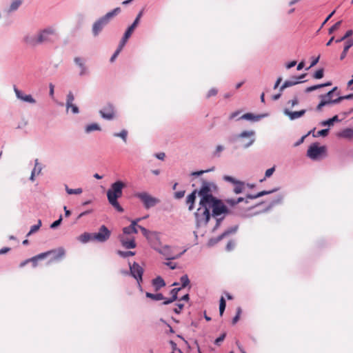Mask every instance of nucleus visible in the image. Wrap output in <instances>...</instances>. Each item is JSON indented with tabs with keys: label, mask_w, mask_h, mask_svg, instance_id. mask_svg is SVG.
I'll list each match as a JSON object with an SVG mask.
<instances>
[{
	"label": "nucleus",
	"mask_w": 353,
	"mask_h": 353,
	"mask_svg": "<svg viewBox=\"0 0 353 353\" xmlns=\"http://www.w3.org/2000/svg\"><path fill=\"white\" fill-rule=\"evenodd\" d=\"M197 193V190H194L190 194H189L186 198V203L189 205V210H192L194 208V203L196 199V194Z\"/></svg>",
	"instance_id": "obj_22"
},
{
	"label": "nucleus",
	"mask_w": 353,
	"mask_h": 353,
	"mask_svg": "<svg viewBox=\"0 0 353 353\" xmlns=\"http://www.w3.org/2000/svg\"><path fill=\"white\" fill-rule=\"evenodd\" d=\"M41 171V168L39 166L38 159H36L34 168L32 172H34L35 174H39Z\"/></svg>",
	"instance_id": "obj_52"
},
{
	"label": "nucleus",
	"mask_w": 353,
	"mask_h": 353,
	"mask_svg": "<svg viewBox=\"0 0 353 353\" xmlns=\"http://www.w3.org/2000/svg\"><path fill=\"white\" fill-rule=\"evenodd\" d=\"M128 135V132L127 130H122L120 132H114L113 134V136L114 137H119L121 138L124 143H127V138Z\"/></svg>",
	"instance_id": "obj_27"
},
{
	"label": "nucleus",
	"mask_w": 353,
	"mask_h": 353,
	"mask_svg": "<svg viewBox=\"0 0 353 353\" xmlns=\"http://www.w3.org/2000/svg\"><path fill=\"white\" fill-rule=\"evenodd\" d=\"M185 195V191H179L175 192L174 196L176 199H181Z\"/></svg>",
	"instance_id": "obj_61"
},
{
	"label": "nucleus",
	"mask_w": 353,
	"mask_h": 353,
	"mask_svg": "<svg viewBox=\"0 0 353 353\" xmlns=\"http://www.w3.org/2000/svg\"><path fill=\"white\" fill-rule=\"evenodd\" d=\"M181 290V288H174L171 290L170 294L172 295V297L168 299H165L163 302V304L168 305L169 303H172L173 301H176L177 299V294L178 292Z\"/></svg>",
	"instance_id": "obj_26"
},
{
	"label": "nucleus",
	"mask_w": 353,
	"mask_h": 353,
	"mask_svg": "<svg viewBox=\"0 0 353 353\" xmlns=\"http://www.w3.org/2000/svg\"><path fill=\"white\" fill-rule=\"evenodd\" d=\"M324 71L323 69H319L316 70L313 74V77L316 79H319L323 77Z\"/></svg>",
	"instance_id": "obj_46"
},
{
	"label": "nucleus",
	"mask_w": 353,
	"mask_h": 353,
	"mask_svg": "<svg viewBox=\"0 0 353 353\" xmlns=\"http://www.w3.org/2000/svg\"><path fill=\"white\" fill-rule=\"evenodd\" d=\"M244 188V183L241 181H237L236 183H234V192L236 194L241 193Z\"/></svg>",
	"instance_id": "obj_32"
},
{
	"label": "nucleus",
	"mask_w": 353,
	"mask_h": 353,
	"mask_svg": "<svg viewBox=\"0 0 353 353\" xmlns=\"http://www.w3.org/2000/svg\"><path fill=\"white\" fill-rule=\"evenodd\" d=\"M152 285L154 288H155V290L158 291L161 288L164 287L165 285V283L164 280L161 277L158 276L153 279L152 281Z\"/></svg>",
	"instance_id": "obj_24"
},
{
	"label": "nucleus",
	"mask_w": 353,
	"mask_h": 353,
	"mask_svg": "<svg viewBox=\"0 0 353 353\" xmlns=\"http://www.w3.org/2000/svg\"><path fill=\"white\" fill-rule=\"evenodd\" d=\"M331 85H332L331 82H327V83H323V84L315 85L314 86L316 87V90H317L319 88H323V87H325V86H330Z\"/></svg>",
	"instance_id": "obj_63"
},
{
	"label": "nucleus",
	"mask_w": 353,
	"mask_h": 353,
	"mask_svg": "<svg viewBox=\"0 0 353 353\" xmlns=\"http://www.w3.org/2000/svg\"><path fill=\"white\" fill-rule=\"evenodd\" d=\"M65 191L68 194H80L82 193V188L71 189L68 185H65Z\"/></svg>",
	"instance_id": "obj_37"
},
{
	"label": "nucleus",
	"mask_w": 353,
	"mask_h": 353,
	"mask_svg": "<svg viewBox=\"0 0 353 353\" xmlns=\"http://www.w3.org/2000/svg\"><path fill=\"white\" fill-rule=\"evenodd\" d=\"M134 196L142 201L146 209L154 207L160 202L159 199L151 196L146 192L136 193Z\"/></svg>",
	"instance_id": "obj_7"
},
{
	"label": "nucleus",
	"mask_w": 353,
	"mask_h": 353,
	"mask_svg": "<svg viewBox=\"0 0 353 353\" xmlns=\"http://www.w3.org/2000/svg\"><path fill=\"white\" fill-rule=\"evenodd\" d=\"M306 76V74H301L299 77H293L291 80H288L284 82V83L281 86L280 91L282 92L285 88L288 87H290L300 82H303L304 81H301Z\"/></svg>",
	"instance_id": "obj_15"
},
{
	"label": "nucleus",
	"mask_w": 353,
	"mask_h": 353,
	"mask_svg": "<svg viewBox=\"0 0 353 353\" xmlns=\"http://www.w3.org/2000/svg\"><path fill=\"white\" fill-rule=\"evenodd\" d=\"M128 40V39H125V37L123 36L121 41H120V43L119 45V47L117 49H119V50H122L123 48L124 47V46L125 45L127 41Z\"/></svg>",
	"instance_id": "obj_55"
},
{
	"label": "nucleus",
	"mask_w": 353,
	"mask_h": 353,
	"mask_svg": "<svg viewBox=\"0 0 353 353\" xmlns=\"http://www.w3.org/2000/svg\"><path fill=\"white\" fill-rule=\"evenodd\" d=\"M352 46H353V39H349L345 43V46H344V48H343V51L342 52V53L341 54V57H340L341 60H343L346 57L347 53L349 49Z\"/></svg>",
	"instance_id": "obj_25"
},
{
	"label": "nucleus",
	"mask_w": 353,
	"mask_h": 353,
	"mask_svg": "<svg viewBox=\"0 0 353 353\" xmlns=\"http://www.w3.org/2000/svg\"><path fill=\"white\" fill-rule=\"evenodd\" d=\"M21 3H22L21 0L13 1L10 6L9 11L12 12V11L17 10L18 8L21 6Z\"/></svg>",
	"instance_id": "obj_38"
},
{
	"label": "nucleus",
	"mask_w": 353,
	"mask_h": 353,
	"mask_svg": "<svg viewBox=\"0 0 353 353\" xmlns=\"http://www.w3.org/2000/svg\"><path fill=\"white\" fill-rule=\"evenodd\" d=\"M39 256H40V254L28 259V260H30V262L32 263L34 267H36L37 265V261L39 260H41V259H44V258H40Z\"/></svg>",
	"instance_id": "obj_47"
},
{
	"label": "nucleus",
	"mask_w": 353,
	"mask_h": 353,
	"mask_svg": "<svg viewBox=\"0 0 353 353\" xmlns=\"http://www.w3.org/2000/svg\"><path fill=\"white\" fill-rule=\"evenodd\" d=\"M261 117V116H255L252 113H246V114H244L243 115H242L240 119L257 121Z\"/></svg>",
	"instance_id": "obj_33"
},
{
	"label": "nucleus",
	"mask_w": 353,
	"mask_h": 353,
	"mask_svg": "<svg viewBox=\"0 0 353 353\" xmlns=\"http://www.w3.org/2000/svg\"><path fill=\"white\" fill-rule=\"evenodd\" d=\"M61 221H62V216L61 215L58 220L55 221L54 222H53L51 224L50 228L52 229L56 228L61 223Z\"/></svg>",
	"instance_id": "obj_54"
},
{
	"label": "nucleus",
	"mask_w": 353,
	"mask_h": 353,
	"mask_svg": "<svg viewBox=\"0 0 353 353\" xmlns=\"http://www.w3.org/2000/svg\"><path fill=\"white\" fill-rule=\"evenodd\" d=\"M241 307H238L237 310H236V316L232 319V323L233 324H235L239 321L240 315H241Z\"/></svg>",
	"instance_id": "obj_51"
},
{
	"label": "nucleus",
	"mask_w": 353,
	"mask_h": 353,
	"mask_svg": "<svg viewBox=\"0 0 353 353\" xmlns=\"http://www.w3.org/2000/svg\"><path fill=\"white\" fill-rule=\"evenodd\" d=\"M74 62L81 68L80 75H83L85 73L86 68L84 63H83L81 59L79 57H75Z\"/></svg>",
	"instance_id": "obj_29"
},
{
	"label": "nucleus",
	"mask_w": 353,
	"mask_h": 353,
	"mask_svg": "<svg viewBox=\"0 0 353 353\" xmlns=\"http://www.w3.org/2000/svg\"><path fill=\"white\" fill-rule=\"evenodd\" d=\"M242 201H243V198L239 197L236 201L234 199H228L226 200V202L231 205H234V204H236Z\"/></svg>",
	"instance_id": "obj_53"
},
{
	"label": "nucleus",
	"mask_w": 353,
	"mask_h": 353,
	"mask_svg": "<svg viewBox=\"0 0 353 353\" xmlns=\"http://www.w3.org/2000/svg\"><path fill=\"white\" fill-rule=\"evenodd\" d=\"M14 91L17 97L21 99L23 101L30 103H35V99L30 94H25L21 90L17 89L15 86L14 87Z\"/></svg>",
	"instance_id": "obj_16"
},
{
	"label": "nucleus",
	"mask_w": 353,
	"mask_h": 353,
	"mask_svg": "<svg viewBox=\"0 0 353 353\" xmlns=\"http://www.w3.org/2000/svg\"><path fill=\"white\" fill-rule=\"evenodd\" d=\"M180 280H181L182 288H185L190 283V280L188 279V276L186 274L182 276L181 277Z\"/></svg>",
	"instance_id": "obj_44"
},
{
	"label": "nucleus",
	"mask_w": 353,
	"mask_h": 353,
	"mask_svg": "<svg viewBox=\"0 0 353 353\" xmlns=\"http://www.w3.org/2000/svg\"><path fill=\"white\" fill-rule=\"evenodd\" d=\"M139 228L140 229V230L141 231L143 235L149 241H153L154 239H157V233L155 232H152V231H150L148 230H147L146 228L142 227V226H139Z\"/></svg>",
	"instance_id": "obj_20"
},
{
	"label": "nucleus",
	"mask_w": 353,
	"mask_h": 353,
	"mask_svg": "<svg viewBox=\"0 0 353 353\" xmlns=\"http://www.w3.org/2000/svg\"><path fill=\"white\" fill-rule=\"evenodd\" d=\"M274 170H275L274 167L268 169L265 174V178L271 176L272 175V174L274 173Z\"/></svg>",
	"instance_id": "obj_57"
},
{
	"label": "nucleus",
	"mask_w": 353,
	"mask_h": 353,
	"mask_svg": "<svg viewBox=\"0 0 353 353\" xmlns=\"http://www.w3.org/2000/svg\"><path fill=\"white\" fill-rule=\"evenodd\" d=\"M57 38L56 32L52 28H47L40 31L37 34V41L39 44L43 43H53Z\"/></svg>",
	"instance_id": "obj_8"
},
{
	"label": "nucleus",
	"mask_w": 353,
	"mask_h": 353,
	"mask_svg": "<svg viewBox=\"0 0 353 353\" xmlns=\"http://www.w3.org/2000/svg\"><path fill=\"white\" fill-rule=\"evenodd\" d=\"M24 41L26 44L31 46H35L39 44V41H37V36L26 35L24 37Z\"/></svg>",
	"instance_id": "obj_23"
},
{
	"label": "nucleus",
	"mask_w": 353,
	"mask_h": 353,
	"mask_svg": "<svg viewBox=\"0 0 353 353\" xmlns=\"http://www.w3.org/2000/svg\"><path fill=\"white\" fill-rule=\"evenodd\" d=\"M141 218L132 220L131 221L130 225L128 227H125L123 228V231H124L125 233H134L137 234L138 230L137 228H139L138 223L141 221Z\"/></svg>",
	"instance_id": "obj_18"
},
{
	"label": "nucleus",
	"mask_w": 353,
	"mask_h": 353,
	"mask_svg": "<svg viewBox=\"0 0 353 353\" xmlns=\"http://www.w3.org/2000/svg\"><path fill=\"white\" fill-rule=\"evenodd\" d=\"M339 136L347 139L353 138V130L350 128H347L342 131L339 134Z\"/></svg>",
	"instance_id": "obj_30"
},
{
	"label": "nucleus",
	"mask_w": 353,
	"mask_h": 353,
	"mask_svg": "<svg viewBox=\"0 0 353 353\" xmlns=\"http://www.w3.org/2000/svg\"><path fill=\"white\" fill-rule=\"evenodd\" d=\"M121 50H119V49H117L115 52L113 54V55L112 56V57L110 58V61L111 62H113L115 59L117 57V56L119 55V54L120 53Z\"/></svg>",
	"instance_id": "obj_62"
},
{
	"label": "nucleus",
	"mask_w": 353,
	"mask_h": 353,
	"mask_svg": "<svg viewBox=\"0 0 353 353\" xmlns=\"http://www.w3.org/2000/svg\"><path fill=\"white\" fill-rule=\"evenodd\" d=\"M326 152L325 146H319L318 143L312 144L307 150V155L311 159L316 160L321 157Z\"/></svg>",
	"instance_id": "obj_11"
},
{
	"label": "nucleus",
	"mask_w": 353,
	"mask_h": 353,
	"mask_svg": "<svg viewBox=\"0 0 353 353\" xmlns=\"http://www.w3.org/2000/svg\"><path fill=\"white\" fill-rule=\"evenodd\" d=\"M223 179L226 181H228V182H230L233 184H234L235 183H236L237 180H236L234 178H233L232 176H227V175H225L223 176Z\"/></svg>",
	"instance_id": "obj_56"
},
{
	"label": "nucleus",
	"mask_w": 353,
	"mask_h": 353,
	"mask_svg": "<svg viewBox=\"0 0 353 353\" xmlns=\"http://www.w3.org/2000/svg\"><path fill=\"white\" fill-rule=\"evenodd\" d=\"M210 210L212 211V216H217L227 212V207L223 203L221 200L214 198L209 203Z\"/></svg>",
	"instance_id": "obj_10"
},
{
	"label": "nucleus",
	"mask_w": 353,
	"mask_h": 353,
	"mask_svg": "<svg viewBox=\"0 0 353 353\" xmlns=\"http://www.w3.org/2000/svg\"><path fill=\"white\" fill-rule=\"evenodd\" d=\"M208 203L199 202V207L195 212V218L198 224H207L210 218V207Z\"/></svg>",
	"instance_id": "obj_5"
},
{
	"label": "nucleus",
	"mask_w": 353,
	"mask_h": 353,
	"mask_svg": "<svg viewBox=\"0 0 353 353\" xmlns=\"http://www.w3.org/2000/svg\"><path fill=\"white\" fill-rule=\"evenodd\" d=\"M134 30V29L130 26L127 30L125 31V34H124V37H125V39H129L130 37V36L132 35L133 31Z\"/></svg>",
	"instance_id": "obj_49"
},
{
	"label": "nucleus",
	"mask_w": 353,
	"mask_h": 353,
	"mask_svg": "<svg viewBox=\"0 0 353 353\" xmlns=\"http://www.w3.org/2000/svg\"><path fill=\"white\" fill-rule=\"evenodd\" d=\"M338 97L339 90L337 87L333 88L326 94L319 95V97L321 101L316 108V111H322L324 106L339 103V100H338Z\"/></svg>",
	"instance_id": "obj_3"
},
{
	"label": "nucleus",
	"mask_w": 353,
	"mask_h": 353,
	"mask_svg": "<svg viewBox=\"0 0 353 353\" xmlns=\"http://www.w3.org/2000/svg\"><path fill=\"white\" fill-rule=\"evenodd\" d=\"M125 186V185L123 182L118 181L112 183L107 192L109 203L119 212H123V208L120 205L117 199L121 197L123 194L122 190Z\"/></svg>",
	"instance_id": "obj_1"
},
{
	"label": "nucleus",
	"mask_w": 353,
	"mask_h": 353,
	"mask_svg": "<svg viewBox=\"0 0 353 353\" xmlns=\"http://www.w3.org/2000/svg\"><path fill=\"white\" fill-rule=\"evenodd\" d=\"M328 132H329V130H328V129H323V130H319V131L317 132V135H318V136L325 137V136H327V135Z\"/></svg>",
	"instance_id": "obj_59"
},
{
	"label": "nucleus",
	"mask_w": 353,
	"mask_h": 353,
	"mask_svg": "<svg viewBox=\"0 0 353 353\" xmlns=\"http://www.w3.org/2000/svg\"><path fill=\"white\" fill-rule=\"evenodd\" d=\"M274 192V190H270V191H261L259 193H257L256 194H254V195H252V194H249L247 196V198L248 199H256V198H259L260 196H264V195H266V194H270L272 192Z\"/></svg>",
	"instance_id": "obj_31"
},
{
	"label": "nucleus",
	"mask_w": 353,
	"mask_h": 353,
	"mask_svg": "<svg viewBox=\"0 0 353 353\" xmlns=\"http://www.w3.org/2000/svg\"><path fill=\"white\" fill-rule=\"evenodd\" d=\"M353 99V93L345 95V96H340V93L339 92L338 100H339V103L344 99Z\"/></svg>",
	"instance_id": "obj_50"
},
{
	"label": "nucleus",
	"mask_w": 353,
	"mask_h": 353,
	"mask_svg": "<svg viewBox=\"0 0 353 353\" xmlns=\"http://www.w3.org/2000/svg\"><path fill=\"white\" fill-rule=\"evenodd\" d=\"M79 241L86 243L90 241H94L93 233L84 232L77 237Z\"/></svg>",
	"instance_id": "obj_21"
},
{
	"label": "nucleus",
	"mask_w": 353,
	"mask_h": 353,
	"mask_svg": "<svg viewBox=\"0 0 353 353\" xmlns=\"http://www.w3.org/2000/svg\"><path fill=\"white\" fill-rule=\"evenodd\" d=\"M159 252L163 254L167 260L174 259L179 257V255L173 253L172 248L170 246H163Z\"/></svg>",
	"instance_id": "obj_17"
},
{
	"label": "nucleus",
	"mask_w": 353,
	"mask_h": 353,
	"mask_svg": "<svg viewBox=\"0 0 353 353\" xmlns=\"http://www.w3.org/2000/svg\"><path fill=\"white\" fill-rule=\"evenodd\" d=\"M353 31L352 30H349L345 32V35L343 37V39H347L351 37Z\"/></svg>",
	"instance_id": "obj_64"
},
{
	"label": "nucleus",
	"mask_w": 353,
	"mask_h": 353,
	"mask_svg": "<svg viewBox=\"0 0 353 353\" xmlns=\"http://www.w3.org/2000/svg\"><path fill=\"white\" fill-rule=\"evenodd\" d=\"M94 130H101L100 126L97 123H92L90 125H88L85 128V132L87 133H90Z\"/></svg>",
	"instance_id": "obj_34"
},
{
	"label": "nucleus",
	"mask_w": 353,
	"mask_h": 353,
	"mask_svg": "<svg viewBox=\"0 0 353 353\" xmlns=\"http://www.w3.org/2000/svg\"><path fill=\"white\" fill-rule=\"evenodd\" d=\"M130 270L132 276L136 279L139 285H140V283L142 281L143 269L139 263L134 262L132 265L130 264Z\"/></svg>",
	"instance_id": "obj_13"
},
{
	"label": "nucleus",
	"mask_w": 353,
	"mask_h": 353,
	"mask_svg": "<svg viewBox=\"0 0 353 353\" xmlns=\"http://www.w3.org/2000/svg\"><path fill=\"white\" fill-rule=\"evenodd\" d=\"M341 23H342V21H339L336 22L334 25H333L329 29V31H328L329 34H331L334 33L336 30H337L340 28Z\"/></svg>",
	"instance_id": "obj_43"
},
{
	"label": "nucleus",
	"mask_w": 353,
	"mask_h": 353,
	"mask_svg": "<svg viewBox=\"0 0 353 353\" xmlns=\"http://www.w3.org/2000/svg\"><path fill=\"white\" fill-rule=\"evenodd\" d=\"M74 97L73 94L70 92L67 96L66 107L68 109L70 108V105H72Z\"/></svg>",
	"instance_id": "obj_40"
},
{
	"label": "nucleus",
	"mask_w": 353,
	"mask_h": 353,
	"mask_svg": "<svg viewBox=\"0 0 353 353\" xmlns=\"http://www.w3.org/2000/svg\"><path fill=\"white\" fill-rule=\"evenodd\" d=\"M101 116L107 120H112L115 117V111L112 105L108 104L99 111Z\"/></svg>",
	"instance_id": "obj_14"
},
{
	"label": "nucleus",
	"mask_w": 353,
	"mask_h": 353,
	"mask_svg": "<svg viewBox=\"0 0 353 353\" xmlns=\"http://www.w3.org/2000/svg\"><path fill=\"white\" fill-rule=\"evenodd\" d=\"M117 254L120 256H121L123 258H126V257H128V256H131L135 255V252H132V251H121V250H118L117 251Z\"/></svg>",
	"instance_id": "obj_39"
},
{
	"label": "nucleus",
	"mask_w": 353,
	"mask_h": 353,
	"mask_svg": "<svg viewBox=\"0 0 353 353\" xmlns=\"http://www.w3.org/2000/svg\"><path fill=\"white\" fill-rule=\"evenodd\" d=\"M50 256V262L59 261L63 259L65 256V250L63 247H59L56 249L50 250L46 252L40 254V258H46Z\"/></svg>",
	"instance_id": "obj_6"
},
{
	"label": "nucleus",
	"mask_w": 353,
	"mask_h": 353,
	"mask_svg": "<svg viewBox=\"0 0 353 353\" xmlns=\"http://www.w3.org/2000/svg\"><path fill=\"white\" fill-rule=\"evenodd\" d=\"M305 112H306L305 110H301L299 111L292 112L288 109H285L284 110V114L285 115H287L290 118V119L294 120L299 117H303L305 114Z\"/></svg>",
	"instance_id": "obj_19"
},
{
	"label": "nucleus",
	"mask_w": 353,
	"mask_h": 353,
	"mask_svg": "<svg viewBox=\"0 0 353 353\" xmlns=\"http://www.w3.org/2000/svg\"><path fill=\"white\" fill-rule=\"evenodd\" d=\"M134 233H125L122 230V233L118 236L121 245L125 249H133L137 246Z\"/></svg>",
	"instance_id": "obj_9"
},
{
	"label": "nucleus",
	"mask_w": 353,
	"mask_h": 353,
	"mask_svg": "<svg viewBox=\"0 0 353 353\" xmlns=\"http://www.w3.org/2000/svg\"><path fill=\"white\" fill-rule=\"evenodd\" d=\"M225 335H226L225 333H223V334H221L219 337H218L215 340L214 343L217 345H219L220 343H221L224 340Z\"/></svg>",
	"instance_id": "obj_58"
},
{
	"label": "nucleus",
	"mask_w": 353,
	"mask_h": 353,
	"mask_svg": "<svg viewBox=\"0 0 353 353\" xmlns=\"http://www.w3.org/2000/svg\"><path fill=\"white\" fill-rule=\"evenodd\" d=\"M339 121V117L337 115L334 116L332 118L329 119L326 121H323L321 123L322 125H332L334 122Z\"/></svg>",
	"instance_id": "obj_35"
},
{
	"label": "nucleus",
	"mask_w": 353,
	"mask_h": 353,
	"mask_svg": "<svg viewBox=\"0 0 353 353\" xmlns=\"http://www.w3.org/2000/svg\"><path fill=\"white\" fill-rule=\"evenodd\" d=\"M217 190L216 185L210 181L202 180L201 187L197 192L199 196L201 197L200 201L201 203H208L210 201H212L215 197L213 196L212 194Z\"/></svg>",
	"instance_id": "obj_2"
},
{
	"label": "nucleus",
	"mask_w": 353,
	"mask_h": 353,
	"mask_svg": "<svg viewBox=\"0 0 353 353\" xmlns=\"http://www.w3.org/2000/svg\"><path fill=\"white\" fill-rule=\"evenodd\" d=\"M217 93H218L217 89L213 88L208 91V92L206 94V98L209 99L212 97H214L217 94Z\"/></svg>",
	"instance_id": "obj_48"
},
{
	"label": "nucleus",
	"mask_w": 353,
	"mask_h": 353,
	"mask_svg": "<svg viewBox=\"0 0 353 353\" xmlns=\"http://www.w3.org/2000/svg\"><path fill=\"white\" fill-rule=\"evenodd\" d=\"M121 12L120 8H116L112 11L108 12L105 15L97 20L92 26V32L94 36H97L102 30L103 27L108 23L110 20Z\"/></svg>",
	"instance_id": "obj_4"
},
{
	"label": "nucleus",
	"mask_w": 353,
	"mask_h": 353,
	"mask_svg": "<svg viewBox=\"0 0 353 353\" xmlns=\"http://www.w3.org/2000/svg\"><path fill=\"white\" fill-rule=\"evenodd\" d=\"M183 307V304L179 303L176 307L174 309V312L176 314H179Z\"/></svg>",
	"instance_id": "obj_60"
},
{
	"label": "nucleus",
	"mask_w": 353,
	"mask_h": 353,
	"mask_svg": "<svg viewBox=\"0 0 353 353\" xmlns=\"http://www.w3.org/2000/svg\"><path fill=\"white\" fill-rule=\"evenodd\" d=\"M225 306H226V303H225V300L224 299V298L222 296L220 299V303H219V313H220V315L222 316L223 312H224V310L225 309Z\"/></svg>",
	"instance_id": "obj_41"
},
{
	"label": "nucleus",
	"mask_w": 353,
	"mask_h": 353,
	"mask_svg": "<svg viewBox=\"0 0 353 353\" xmlns=\"http://www.w3.org/2000/svg\"><path fill=\"white\" fill-rule=\"evenodd\" d=\"M145 295L148 298H150L154 301H161L165 299L163 295L161 293L152 294L150 292H146Z\"/></svg>",
	"instance_id": "obj_28"
},
{
	"label": "nucleus",
	"mask_w": 353,
	"mask_h": 353,
	"mask_svg": "<svg viewBox=\"0 0 353 353\" xmlns=\"http://www.w3.org/2000/svg\"><path fill=\"white\" fill-rule=\"evenodd\" d=\"M41 224H42L41 223V221L40 219L38 220L37 224L34 225H32L31 227L30 230L28 233L27 236H30L32 234L35 233L36 232H37L39 230V228H41Z\"/></svg>",
	"instance_id": "obj_36"
},
{
	"label": "nucleus",
	"mask_w": 353,
	"mask_h": 353,
	"mask_svg": "<svg viewBox=\"0 0 353 353\" xmlns=\"http://www.w3.org/2000/svg\"><path fill=\"white\" fill-rule=\"evenodd\" d=\"M111 235L110 230L104 225H101L98 232L93 233L94 241L99 243L107 241Z\"/></svg>",
	"instance_id": "obj_12"
},
{
	"label": "nucleus",
	"mask_w": 353,
	"mask_h": 353,
	"mask_svg": "<svg viewBox=\"0 0 353 353\" xmlns=\"http://www.w3.org/2000/svg\"><path fill=\"white\" fill-rule=\"evenodd\" d=\"M254 132L253 131H244V132H241L239 137L240 138H245V137L251 138L252 137L254 136Z\"/></svg>",
	"instance_id": "obj_45"
},
{
	"label": "nucleus",
	"mask_w": 353,
	"mask_h": 353,
	"mask_svg": "<svg viewBox=\"0 0 353 353\" xmlns=\"http://www.w3.org/2000/svg\"><path fill=\"white\" fill-rule=\"evenodd\" d=\"M142 15H143V10L139 12V13L137 14L135 20L134 21V22L132 23V24L130 26L132 27L134 29H135L137 28V26H138V24L139 23V21H140V19H141Z\"/></svg>",
	"instance_id": "obj_42"
}]
</instances>
